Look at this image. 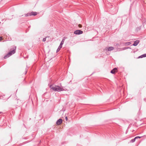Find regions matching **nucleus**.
Here are the masks:
<instances>
[{
    "mask_svg": "<svg viewBox=\"0 0 146 146\" xmlns=\"http://www.w3.org/2000/svg\"><path fill=\"white\" fill-rule=\"evenodd\" d=\"M46 38H44L42 39V41L43 42L45 41H46Z\"/></svg>",
    "mask_w": 146,
    "mask_h": 146,
    "instance_id": "15",
    "label": "nucleus"
},
{
    "mask_svg": "<svg viewBox=\"0 0 146 146\" xmlns=\"http://www.w3.org/2000/svg\"><path fill=\"white\" fill-rule=\"evenodd\" d=\"M145 57H146V54H144L139 56L138 58H143Z\"/></svg>",
    "mask_w": 146,
    "mask_h": 146,
    "instance_id": "10",
    "label": "nucleus"
},
{
    "mask_svg": "<svg viewBox=\"0 0 146 146\" xmlns=\"http://www.w3.org/2000/svg\"><path fill=\"white\" fill-rule=\"evenodd\" d=\"M139 42V40H136L135 41H134L133 44V45L134 46H136L138 44Z\"/></svg>",
    "mask_w": 146,
    "mask_h": 146,
    "instance_id": "7",
    "label": "nucleus"
},
{
    "mask_svg": "<svg viewBox=\"0 0 146 146\" xmlns=\"http://www.w3.org/2000/svg\"><path fill=\"white\" fill-rule=\"evenodd\" d=\"M27 70H26V71H25V74H26L27 73Z\"/></svg>",
    "mask_w": 146,
    "mask_h": 146,
    "instance_id": "20",
    "label": "nucleus"
},
{
    "mask_svg": "<svg viewBox=\"0 0 146 146\" xmlns=\"http://www.w3.org/2000/svg\"><path fill=\"white\" fill-rule=\"evenodd\" d=\"M2 39V38H1V37L0 36V41Z\"/></svg>",
    "mask_w": 146,
    "mask_h": 146,
    "instance_id": "19",
    "label": "nucleus"
},
{
    "mask_svg": "<svg viewBox=\"0 0 146 146\" xmlns=\"http://www.w3.org/2000/svg\"><path fill=\"white\" fill-rule=\"evenodd\" d=\"M1 112H0V114L1 113Z\"/></svg>",
    "mask_w": 146,
    "mask_h": 146,
    "instance_id": "22",
    "label": "nucleus"
},
{
    "mask_svg": "<svg viewBox=\"0 0 146 146\" xmlns=\"http://www.w3.org/2000/svg\"><path fill=\"white\" fill-rule=\"evenodd\" d=\"M135 138L133 139H132L130 141V143H133L134 142H135Z\"/></svg>",
    "mask_w": 146,
    "mask_h": 146,
    "instance_id": "12",
    "label": "nucleus"
},
{
    "mask_svg": "<svg viewBox=\"0 0 146 146\" xmlns=\"http://www.w3.org/2000/svg\"><path fill=\"white\" fill-rule=\"evenodd\" d=\"M62 47H60V46H59L58 49H57V50H56V52H59L60 49L62 48Z\"/></svg>",
    "mask_w": 146,
    "mask_h": 146,
    "instance_id": "13",
    "label": "nucleus"
},
{
    "mask_svg": "<svg viewBox=\"0 0 146 146\" xmlns=\"http://www.w3.org/2000/svg\"><path fill=\"white\" fill-rule=\"evenodd\" d=\"M131 44V43L130 42H128V45H130Z\"/></svg>",
    "mask_w": 146,
    "mask_h": 146,
    "instance_id": "18",
    "label": "nucleus"
},
{
    "mask_svg": "<svg viewBox=\"0 0 146 146\" xmlns=\"http://www.w3.org/2000/svg\"><path fill=\"white\" fill-rule=\"evenodd\" d=\"M30 13L31 14V16L32 15H33V16H35L37 15V13L36 12H30Z\"/></svg>",
    "mask_w": 146,
    "mask_h": 146,
    "instance_id": "8",
    "label": "nucleus"
},
{
    "mask_svg": "<svg viewBox=\"0 0 146 146\" xmlns=\"http://www.w3.org/2000/svg\"><path fill=\"white\" fill-rule=\"evenodd\" d=\"M50 88L51 89L55 91L61 92L65 90L64 87L61 86H58L51 85L50 86Z\"/></svg>",
    "mask_w": 146,
    "mask_h": 146,
    "instance_id": "1",
    "label": "nucleus"
},
{
    "mask_svg": "<svg viewBox=\"0 0 146 146\" xmlns=\"http://www.w3.org/2000/svg\"><path fill=\"white\" fill-rule=\"evenodd\" d=\"M74 33L76 35H80L83 33V31L80 30H77L74 32Z\"/></svg>",
    "mask_w": 146,
    "mask_h": 146,
    "instance_id": "3",
    "label": "nucleus"
},
{
    "mask_svg": "<svg viewBox=\"0 0 146 146\" xmlns=\"http://www.w3.org/2000/svg\"><path fill=\"white\" fill-rule=\"evenodd\" d=\"M13 50L10 51L4 57V58H7L11 55L12 54H14L15 52V50L16 48V47L15 46H13Z\"/></svg>",
    "mask_w": 146,
    "mask_h": 146,
    "instance_id": "2",
    "label": "nucleus"
},
{
    "mask_svg": "<svg viewBox=\"0 0 146 146\" xmlns=\"http://www.w3.org/2000/svg\"><path fill=\"white\" fill-rule=\"evenodd\" d=\"M141 137H139V136H137L135 137V139H137L138 138H141Z\"/></svg>",
    "mask_w": 146,
    "mask_h": 146,
    "instance_id": "14",
    "label": "nucleus"
},
{
    "mask_svg": "<svg viewBox=\"0 0 146 146\" xmlns=\"http://www.w3.org/2000/svg\"><path fill=\"white\" fill-rule=\"evenodd\" d=\"M25 16L26 17H28L29 16H31V14L30 13H29L26 14H25Z\"/></svg>",
    "mask_w": 146,
    "mask_h": 146,
    "instance_id": "11",
    "label": "nucleus"
},
{
    "mask_svg": "<svg viewBox=\"0 0 146 146\" xmlns=\"http://www.w3.org/2000/svg\"><path fill=\"white\" fill-rule=\"evenodd\" d=\"M114 49V48L112 46H111L109 47H106L105 48V50H106L108 51H111V50H113Z\"/></svg>",
    "mask_w": 146,
    "mask_h": 146,
    "instance_id": "4",
    "label": "nucleus"
},
{
    "mask_svg": "<svg viewBox=\"0 0 146 146\" xmlns=\"http://www.w3.org/2000/svg\"><path fill=\"white\" fill-rule=\"evenodd\" d=\"M1 23V22H0V23Z\"/></svg>",
    "mask_w": 146,
    "mask_h": 146,
    "instance_id": "23",
    "label": "nucleus"
},
{
    "mask_svg": "<svg viewBox=\"0 0 146 146\" xmlns=\"http://www.w3.org/2000/svg\"><path fill=\"white\" fill-rule=\"evenodd\" d=\"M117 72V69L116 68H114L110 72L112 74H114L115 72Z\"/></svg>",
    "mask_w": 146,
    "mask_h": 146,
    "instance_id": "5",
    "label": "nucleus"
},
{
    "mask_svg": "<svg viewBox=\"0 0 146 146\" xmlns=\"http://www.w3.org/2000/svg\"><path fill=\"white\" fill-rule=\"evenodd\" d=\"M128 48V47H125V48H122V50H125L126 49H127Z\"/></svg>",
    "mask_w": 146,
    "mask_h": 146,
    "instance_id": "16",
    "label": "nucleus"
},
{
    "mask_svg": "<svg viewBox=\"0 0 146 146\" xmlns=\"http://www.w3.org/2000/svg\"><path fill=\"white\" fill-rule=\"evenodd\" d=\"M81 25H79V27H81Z\"/></svg>",
    "mask_w": 146,
    "mask_h": 146,
    "instance_id": "21",
    "label": "nucleus"
},
{
    "mask_svg": "<svg viewBox=\"0 0 146 146\" xmlns=\"http://www.w3.org/2000/svg\"><path fill=\"white\" fill-rule=\"evenodd\" d=\"M62 120L61 119H60L56 121V124L58 125H59L62 123Z\"/></svg>",
    "mask_w": 146,
    "mask_h": 146,
    "instance_id": "6",
    "label": "nucleus"
},
{
    "mask_svg": "<svg viewBox=\"0 0 146 146\" xmlns=\"http://www.w3.org/2000/svg\"><path fill=\"white\" fill-rule=\"evenodd\" d=\"M64 39H63L62 40V41H61V43H60V44L59 46H60V47H62V45L64 44Z\"/></svg>",
    "mask_w": 146,
    "mask_h": 146,
    "instance_id": "9",
    "label": "nucleus"
},
{
    "mask_svg": "<svg viewBox=\"0 0 146 146\" xmlns=\"http://www.w3.org/2000/svg\"><path fill=\"white\" fill-rule=\"evenodd\" d=\"M65 119H66V121L68 120V117H65Z\"/></svg>",
    "mask_w": 146,
    "mask_h": 146,
    "instance_id": "17",
    "label": "nucleus"
}]
</instances>
